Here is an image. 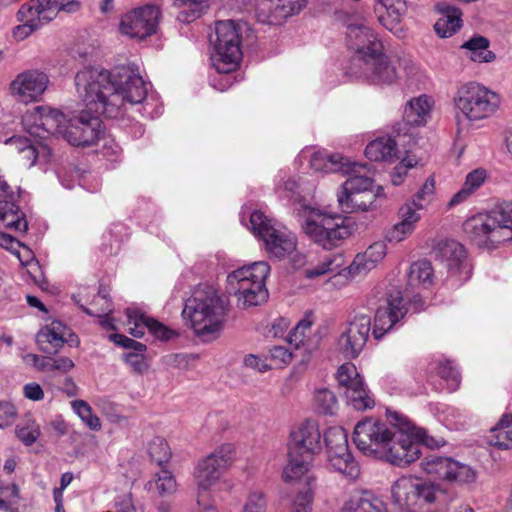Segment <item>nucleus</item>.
I'll return each mask as SVG.
<instances>
[{"label":"nucleus","instance_id":"052dcab7","mask_svg":"<svg viewBox=\"0 0 512 512\" xmlns=\"http://www.w3.org/2000/svg\"><path fill=\"white\" fill-rule=\"evenodd\" d=\"M422 209L423 208L416 207V205L411 201L403 204L398 211L400 222L407 223L416 228V224L421 219V215L418 211Z\"/></svg>","mask_w":512,"mask_h":512},{"label":"nucleus","instance_id":"37998d69","mask_svg":"<svg viewBox=\"0 0 512 512\" xmlns=\"http://www.w3.org/2000/svg\"><path fill=\"white\" fill-rule=\"evenodd\" d=\"M289 461L283 469L282 477L285 482H292L299 480L304 476L311 467L313 457H306L301 453H291L288 450Z\"/></svg>","mask_w":512,"mask_h":512},{"label":"nucleus","instance_id":"5fc2aeb1","mask_svg":"<svg viewBox=\"0 0 512 512\" xmlns=\"http://www.w3.org/2000/svg\"><path fill=\"white\" fill-rule=\"evenodd\" d=\"M417 164V159L413 155H406L393 169L391 173V183L394 186H400L406 176L408 171L415 167Z\"/></svg>","mask_w":512,"mask_h":512},{"label":"nucleus","instance_id":"c9c22d12","mask_svg":"<svg viewBox=\"0 0 512 512\" xmlns=\"http://www.w3.org/2000/svg\"><path fill=\"white\" fill-rule=\"evenodd\" d=\"M397 154V143L390 136L378 137L365 148V155L371 161H393Z\"/></svg>","mask_w":512,"mask_h":512},{"label":"nucleus","instance_id":"2eb2a0df","mask_svg":"<svg viewBox=\"0 0 512 512\" xmlns=\"http://www.w3.org/2000/svg\"><path fill=\"white\" fill-rule=\"evenodd\" d=\"M346 77L379 87H391L399 84L403 75L397 63L393 62L384 52Z\"/></svg>","mask_w":512,"mask_h":512},{"label":"nucleus","instance_id":"a19ab883","mask_svg":"<svg viewBox=\"0 0 512 512\" xmlns=\"http://www.w3.org/2000/svg\"><path fill=\"white\" fill-rule=\"evenodd\" d=\"M31 2H37V5H40L37 10L41 12L42 19L48 23L56 18L60 11L74 13L80 8V3L77 0H31Z\"/></svg>","mask_w":512,"mask_h":512},{"label":"nucleus","instance_id":"3c124183","mask_svg":"<svg viewBox=\"0 0 512 512\" xmlns=\"http://www.w3.org/2000/svg\"><path fill=\"white\" fill-rule=\"evenodd\" d=\"M298 190V183L286 171L281 170L275 178V191L281 198L293 199Z\"/></svg>","mask_w":512,"mask_h":512},{"label":"nucleus","instance_id":"338daca9","mask_svg":"<svg viewBox=\"0 0 512 512\" xmlns=\"http://www.w3.org/2000/svg\"><path fill=\"white\" fill-rule=\"evenodd\" d=\"M109 339L114 342L116 345L121 346L126 349H132L137 352H144L146 350V346L138 341H135L131 338H128L122 334H111Z\"/></svg>","mask_w":512,"mask_h":512},{"label":"nucleus","instance_id":"bb28decb","mask_svg":"<svg viewBox=\"0 0 512 512\" xmlns=\"http://www.w3.org/2000/svg\"><path fill=\"white\" fill-rule=\"evenodd\" d=\"M341 173L348 178L342 184L340 190L361 194H375L373 191V171L369 165L348 160Z\"/></svg>","mask_w":512,"mask_h":512},{"label":"nucleus","instance_id":"58836bf2","mask_svg":"<svg viewBox=\"0 0 512 512\" xmlns=\"http://www.w3.org/2000/svg\"><path fill=\"white\" fill-rule=\"evenodd\" d=\"M489 40L480 35L471 37L461 45L464 55L476 63H489L495 60V54L489 50Z\"/></svg>","mask_w":512,"mask_h":512},{"label":"nucleus","instance_id":"69168bd1","mask_svg":"<svg viewBox=\"0 0 512 512\" xmlns=\"http://www.w3.org/2000/svg\"><path fill=\"white\" fill-rule=\"evenodd\" d=\"M444 413L446 425L450 429H461L465 426V417L458 408L447 407Z\"/></svg>","mask_w":512,"mask_h":512},{"label":"nucleus","instance_id":"c03bdc74","mask_svg":"<svg viewBox=\"0 0 512 512\" xmlns=\"http://www.w3.org/2000/svg\"><path fill=\"white\" fill-rule=\"evenodd\" d=\"M487 442L499 449H512V421L508 415L503 416L499 423L490 429Z\"/></svg>","mask_w":512,"mask_h":512},{"label":"nucleus","instance_id":"bf43d9fd","mask_svg":"<svg viewBox=\"0 0 512 512\" xmlns=\"http://www.w3.org/2000/svg\"><path fill=\"white\" fill-rule=\"evenodd\" d=\"M415 229L409 224L399 221L387 230L385 238L388 242L399 243L411 236Z\"/></svg>","mask_w":512,"mask_h":512},{"label":"nucleus","instance_id":"423d86ee","mask_svg":"<svg viewBox=\"0 0 512 512\" xmlns=\"http://www.w3.org/2000/svg\"><path fill=\"white\" fill-rule=\"evenodd\" d=\"M241 222L255 236L263 240L270 257L282 259L296 250V235L274 219L269 218L264 212L260 210L242 211Z\"/></svg>","mask_w":512,"mask_h":512},{"label":"nucleus","instance_id":"393cba45","mask_svg":"<svg viewBox=\"0 0 512 512\" xmlns=\"http://www.w3.org/2000/svg\"><path fill=\"white\" fill-rule=\"evenodd\" d=\"M313 324L312 314H307L290 331L288 335L289 344L296 349L303 348L309 354L316 351L325 336V329L323 327L313 329Z\"/></svg>","mask_w":512,"mask_h":512},{"label":"nucleus","instance_id":"f257e3e1","mask_svg":"<svg viewBox=\"0 0 512 512\" xmlns=\"http://www.w3.org/2000/svg\"><path fill=\"white\" fill-rule=\"evenodd\" d=\"M75 86L86 109L69 119L64 139L72 146L88 147L100 141L104 134L100 115L119 118L129 106H138V112L151 118L163 111L151 84L130 66L112 71L84 68L76 74Z\"/></svg>","mask_w":512,"mask_h":512},{"label":"nucleus","instance_id":"dca6fc26","mask_svg":"<svg viewBox=\"0 0 512 512\" xmlns=\"http://www.w3.org/2000/svg\"><path fill=\"white\" fill-rule=\"evenodd\" d=\"M233 459V445L223 444L200 460L194 472L198 489L202 491L209 490L220 479L222 473L232 464Z\"/></svg>","mask_w":512,"mask_h":512},{"label":"nucleus","instance_id":"9d476101","mask_svg":"<svg viewBox=\"0 0 512 512\" xmlns=\"http://www.w3.org/2000/svg\"><path fill=\"white\" fill-rule=\"evenodd\" d=\"M215 35L212 65L218 73L233 72L242 59L241 26L233 20L218 21L215 24Z\"/></svg>","mask_w":512,"mask_h":512},{"label":"nucleus","instance_id":"f3484780","mask_svg":"<svg viewBox=\"0 0 512 512\" xmlns=\"http://www.w3.org/2000/svg\"><path fill=\"white\" fill-rule=\"evenodd\" d=\"M434 253L446 266L449 277L454 278L456 285H461L470 278L471 266L462 244L455 240H440L434 247Z\"/></svg>","mask_w":512,"mask_h":512},{"label":"nucleus","instance_id":"a211bd4d","mask_svg":"<svg viewBox=\"0 0 512 512\" xmlns=\"http://www.w3.org/2000/svg\"><path fill=\"white\" fill-rule=\"evenodd\" d=\"M370 331V316L356 315L341 331L336 342L337 350L346 358L358 357L367 343Z\"/></svg>","mask_w":512,"mask_h":512},{"label":"nucleus","instance_id":"4be33fe9","mask_svg":"<svg viewBox=\"0 0 512 512\" xmlns=\"http://www.w3.org/2000/svg\"><path fill=\"white\" fill-rule=\"evenodd\" d=\"M406 314L407 308L401 292L390 293L385 303L376 310L372 330L373 337L377 340L383 338Z\"/></svg>","mask_w":512,"mask_h":512},{"label":"nucleus","instance_id":"412c9836","mask_svg":"<svg viewBox=\"0 0 512 512\" xmlns=\"http://www.w3.org/2000/svg\"><path fill=\"white\" fill-rule=\"evenodd\" d=\"M30 122H33V125L28 128L30 134L43 137L40 133L42 130L43 133L64 137L69 119L60 110L49 106H37L24 114L23 123L28 125Z\"/></svg>","mask_w":512,"mask_h":512},{"label":"nucleus","instance_id":"39448f33","mask_svg":"<svg viewBox=\"0 0 512 512\" xmlns=\"http://www.w3.org/2000/svg\"><path fill=\"white\" fill-rule=\"evenodd\" d=\"M299 215L304 233L327 250L340 245L355 230V223L351 219L329 214L316 207L303 205Z\"/></svg>","mask_w":512,"mask_h":512},{"label":"nucleus","instance_id":"7c9ffc66","mask_svg":"<svg viewBox=\"0 0 512 512\" xmlns=\"http://www.w3.org/2000/svg\"><path fill=\"white\" fill-rule=\"evenodd\" d=\"M387 254V245L384 241L371 244L363 253L355 256L349 266V273L359 275L374 269Z\"/></svg>","mask_w":512,"mask_h":512},{"label":"nucleus","instance_id":"774afa93","mask_svg":"<svg viewBox=\"0 0 512 512\" xmlns=\"http://www.w3.org/2000/svg\"><path fill=\"white\" fill-rule=\"evenodd\" d=\"M15 406L7 401L0 402V428L10 425L16 416Z\"/></svg>","mask_w":512,"mask_h":512},{"label":"nucleus","instance_id":"de8ad7c7","mask_svg":"<svg viewBox=\"0 0 512 512\" xmlns=\"http://www.w3.org/2000/svg\"><path fill=\"white\" fill-rule=\"evenodd\" d=\"M449 473V482L459 485H471L476 482L478 474L471 466L453 459Z\"/></svg>","mask_w":512,"mask_h":512},{"label":"nucleus","instance_id":"f704fd0d","mask_svg":"<svg viewBox=\"0 0 512 512\" xmlns=\"http://www.w3.org/2000/svg\"><path fill=\"white\" fill-rule=\"evenodd\" d=\"M349 159L340 154L313 151L309 156L311 169L321 173H341Z\"/></svg>","mask_w":512,"mask_h":512},{"label":"nucleus","instance_id":"4468645a","mask_svg":"<svg viewBox=\"0 0 512 512\" xmlns=\"http://www.w3.org/2000/svg\"><path fill=\"white\" fill-rule=\"evenodd\" d=\"M327 457L330 465L349 478L359 474L358 464L348 448V435L342 427H330L324 434Z\"/></svg>","mask_w":512,"mask_h":512},{"label":"nucleus","instance_id":"4d7b16f0","mask_svg":"<svg viewBox=\"0 0 512 512\" xmlns=\"http://www.w3.org/2000/svg\"><path fill=\"white\" fill-rule=\"evenodd\" d=\"M433 369L436 370V372L442 379L450 382V386L452 389H456L458 387L460 382V376L458 370L452 364V362L440 361Z\"/></svg>","mask_w":512,"mask_h":512},{"label":"nucleus","instance_id":"5701e85b","mask_svg":"<svg viewBox=\"0 0 512 512\" xmlns=\"http://www.w3.org/2000/svg\"><path fill=\"white\" fill-rule=\"evenodd\" d=\"M288 450L301 453L306 457L314 456L322 450V434L318 423L314 420L301 422L290 432Z\"/></svg>","mask_w":512,"mask_h":512},{"label":"nucleus","instance_id":"e433bc0d","mask_svg":"<svg viewBox=\"0 0 512 512\" xmlns=\"http://www.w3.org/2000/svg\"><path fill=\"white\" fill-rule=\"evenodd\" d=\"M63 329L60 322H53L41 329L36 338L40 350L47 354L57 353L65 343Z\"/></svg>","mask_w":512,"mask_h":512},{"label":"nucleus","instance_id":"603ef678","mask_svg":"<svg viewBox=\"0 0 512 512\" xmlns=\"http://www.w3.org/2000/svg\"><path fill=\"white\" fill-rule=\"evenodd\" d=\"M73 411L81 420L92 430H99L101 422L98 416L92 412L90 405L84 400H74L71 402Z\"/></svg>","mask_w":512,"mask_h":512},{"label":"nucleus","instance_id":"cd10ccee","mask_svg":"<svg viewBox=\"0 0 512 512\" xmlns=\"http://www.w3.org/2000/svg\"><path fill=\"white\" fill-rule=\"evenodd\" d=\"M268 10L260 8L258 17L271 25H279L289 17L299 14L307 5L308 0H268Z\"/></svg>","mask_w":512,"mask_h":512},{"label":"nucleus","instance_id":"72a5a7b5","mask_svg":"<svg viewBox=\"0 0 512 512\" xmlns=\"http://www.w3.org/2000/svg\"><path fill=\"white\" fill-rule=\"evenodd\" d=\"M341 512H387L385 503L369 492L352 495L345 501Z\"/></svg>","mask_w":512,"mask_h":512},{"label":"nucleus","instance_id":"f03ea898","mask_svg":"<svg viewBox=\"0 0 512 512\" xmlns=\"http://www.w3.org/2000/svg\"><path fill=\"white\" fill-rule=\"evenodd\" d=\"M228 310L226 299L216 289L200 286L185 301L182 316L198 337L211 341L223 330Z\"/></svg>","mask_w":512,"mask_h":512},{"label":"nucleus","instance_id":"864d4df0","mask_svg":"<svg viewBox=\"0 0 512 512\" xmlns=\"http://www.w3.org/2000/svg\"><path fill=\"white\" fill-rule=\"evenodd\" d=\"M15 433L21 442L30 446L39 438L40 427L34 420H27L16 426Z\"/></svg>","mask_w":512,"mask_h":512},{"label":"nucleus","instance_id":"1a4fd4ad","mask_svg":"<svg viewBox=\"0 0 512 512\" xmlns=\"http://www.w3.org/2000/svg\"><path fill=\"white\" fill-rule=\"evenodd\" d=\"M346 45L352 55L342 77L385 52L381 37L364 19H357L347 24Z\"/></svg>","mask_w":512,"mask_h":512},{"label":"nucleus","instance_id":"79ce46f5","mask_svg":"<svg viewBox=\"0 0 512 512\" xmlns=\"http://www.w3.org/2000/svg\"><path fill=\"white\" fill-rule=\"evenodd\" d=\"M146 489L157 493L161 497L174 494L177 491V481L173 473L165 468H161L154 474L153 479L146 483Z\"/></svg>","mask_w":512,"mask_h":512},{"label":"nucleus","instance_id":"6e6552de","mask_svg":"<svg viewBox=\"0 0 512 512\" xmlns=\"http://www.w3.org/2000/svg\"><path fill=\"white\" fill-rule=\"evenodd\" d=\"M387 420L394 427L391 431V440L383 448L378 459L385 460L392 465L406 466L417 460L422 454L418 434L415 427L402 414L387 410Z\"/></svg>","mask_w":512,"mask_h":512},{"label":"nucleus","instance_id":"ea45409f","mask_svg":"<svg viewBox=\"0 0 512 512\" xmlns=\"http://www.w3.org/2000/svg\"><path fill=\"white\" fill-rule=\"evenodd\" d=\"M453 458L431 452L420 462L422 471L441 480H448Z\"/></svg>","mask_w":512,"mask_h":512},{"label":"nucleus","instance_id":"20e7f679","mask_svg":"<svg viewBox=\"0 0 512 512\" xmlns=\"http://www.w3.org/2000/svg\"><path fill=\"white\" fill-rule=\"evenodd\" d=\"M463 229L479 247L494 249L512 240V202L468 218Z\"/></svg>","mask_w":512,"mask_h":512},{"label":"nucleus","instance_id":"a18cd8bd","mask_svg":"<svg viewBox=\"0 0 512 512\" xmlns=\"http://www.w3.org/2000/svg\"><path fill=\"white\" fill-rule=\"evenodd\" d=\"M434 281V269L427 260H419L410 266L408 282L411 286L429 287Z\"/></svg>","mask_w":512,"mask_h":512},{"label":"nucleus","instance_id":"0eeeda50","mask_svg":"<svg viewBox=\"0 0 512 512\" xmlns=\"http://www.w3.org/2000/svg\"><path fill=\"white\" fill-rule=\"evenodd\" d=\"M269 272L268 263L258 261L228 274V291L237 297L239 307L258 306L267 300L268 290L265 287V280Z\"/></svg>","mask_w":512,"mask_h":512},{"label":"nucleus","instance_id":"13d9d810","mask_svg":"<svg viewBox=\"0 0 512 512\" xmlns=\"http://www.w3.org/2000/svg\"><path fill=\"white\" fill-rule=\"evenodd\" d=\"M50 154L51 151L47 146L40 145L36 147L30 144L21 154V158L23 161L28 163L29 167H31L37 162V160L43 159L44 161H48Z\"/></svg>","mask_w":512,"mask_h":512},{"label":"nucleus","instance_id":"c85d7f7f","mask_svg":"<svg viewBox=\"0 0 512 512\" xmlns=\"http://www.w3.org/2000/svg\"><path fill=\"white\" fill-rule=\"evenodd\" d=\"M434 100L428 95H420L412 98L404 108V125L409 127H420L427 124L431 118V111Z\"/></svg>","mask_w":512,"mask_h":512},{"label":"nucleus","instance_id":"4c0bfd02","mask_svg":"<svg viewBox=\"0 0 512 512\" xmlns=\"http://www.w3.org/2000/svg\"><path fill=\"white\" fill-rule=\"evenodd\" d=\"M486 179L487 172L483 168H477L469 172L461 189L450 199L448 207H455L468 200L485 183Z\"/></svg>","mask_w":512,"mask_h":512},{"label":"nucleus","instance_id":"680f3d73","mask_svg":"<svg viewBox=\"0 0 512 512\" xmlns=\"http://www.w3.org/2000/svg\"><path fill=\"white\" fill-rule=\"evenodd\" d=\"M266 498L262 491L254 490L248 495L242 512H266Z\"/></svg>","mask_w":512,"mask_h":512},{"label":"nucleus","instance_id":"ddd939ff","mask_svg":"<svg viewBox=\"0 0 512 512\" xmlns=\"http://www.w3.org/2000/svg\"><path fill=\"white\" fill-rule=\"evenodd\" d=\"M391 431L385 422L366 418L356 424L353 441L364 455L378 459L388 440H391Z\"/></svg>","mask_w":512,"mask_h":512},{"label":"nucleus","instance_id":"b1692460","mask_svg":"<svg viewBox=\"0 0 512 512\" xmlns=\"http://www.w3.org/2000/svg\"><path fill=\"white\" fill-rule=\"evenodd\" d=\"M127 325L129 333L137 338L145 335L148 330L149 334L159 341H169L178 336L177 331L169 328L158 320L148 317L138 310L127 309Z\"/></svg>","mask_w":512,"mask_h":512},{"label":"nucleus","instance_id":"6ab92c4d","mask_svg":"<svg viewBox=\"0 0 512 512\" xmlns=\"http://www.w3.org/2000/svg\"><path fill=\"white\" fill-rule=\"evenodd\" d=\"M50 83L45 71L40 69H27L19 74L10 83V93L18 102L29 104L42 99Z\"/></svg>","mask_w":512,"mask_h":512},{"label":"nucleus","instance_id":"6e6d98bb","mask_svg":"<svg viewBox=\"0 0 512 512\" xmlns=\"http://www.w3.org/2000/svg\"><path fill=\"white\" fill-rule=\"evenodd\" d=\"M92 306L96 308H88L82 304L80 307L83 311L90 316H100L101 314H110L112 312V304L108 296L104 293L99 292L92 301Z\"/></svg>","mask_w":512,"mask_h":512},{"label":"nucleus","instance_id":"c756f323","mask_svg":"<svg viewBox=\"0 0 512 512\" xmlns=\"http://www.w3.org/2000/svg\"><path fill=\"white\" fill-rule=\"evenodd\" d=\"M40 5H37V2L26 3L22 5L17 13L18 21L22 24L18 25L13 30V37L18 40H24L27 38L32 32L39 29L42 25L47 24L48 22L41 17V12L37 10Z\"/></svg>","mask_w":512,"mask_h":512},{"label":"nucleus","instance_id":"09e8293b","mask_svg":"<svg viewBox=\"0 0 512 512\" xmlns=\"http://www.w3.org/2000/svg\"><path fill=\"white\" fill-rule=\"evenodd\" d=\"M317 410L325 415H333L337 411L338 402L335 394L326 388L319 389L314 396Z\"/></svg>","mask_w":512,"mask_h":512},{"label":"nucleus","instance_id":"49530a36","mask_svg":"<svg viewBox=\"0 0 512 512\" xmlns=\"http://www.w3.org/2000/svg\"><path fill=\"white\" fill-rule=\"evenodd\" d=\"M345 264V258L341 253H327L320 260L319 264L313 268L305 270L307 278H315L327 273L336 272Z\"/></svg>","mask_w":512,"mask_h":512},{"label":"nucleus","instance_id":"0e129e2a","mask_svg":"<svg viewBox=\"0 0 512 512\" xmlns=\"http://www.w3.org/2000/svg\"><path fill=\"white\" fill-rule=\"evenodd\" d=\"M103 144L101 147V154L109 161H118L121 156V147L115 142L113 138L101 136Z\"/></svg>","mask_w":512,"mask_h":512},{"label":"nucleus","instance_id":"7ed1b4c3","mask_svg":"<svg viewBox=\"0 0 512 512\" xmlns=\"http://www.w3.org/2000/svg\"><path fill=\"white\" fill-rule=\"evenodd\" d=\"M500 104V96L489 88L477 82L462 84L453 95V108L458 132L464 131L467 124L483 121L494 116Z\"/></svg>","mask_w":512,"mask_h":512},{"label":"nucleus","instance_id":"e2e57ef3","mask_svg":"<svg viewBox=\"0 0 512 512\" xmlns=\"http://www.w3.org/2000/svg\"><path fill=\"white\" fill-rule=\"evenodd\" d=\"M435 189V183L433 178H428L420 190L414 195L411 202L418 208H423L430 201V197L433 195Z\"/></svg>","mask_w":512,"mask_h":512},{"label":"nucleus","instance_id":"aec40b11","mask_svg":"<svg viewBox=\"0 0 512 512\" xmlns=\"http://www.w3.org/2000/svg\"><path fill=\"white\" fill-rule=\"evenodd\" d=\"M160 11L157 6L146 5L126 13L120 21V32L130 38L144 39L156 32Z\"/></svg>","mask_w":512,"mask_h":512},{"label":"nucleus","instance_id":"a878e982","mask_svg":"<svg viewBox=\"0 0 512 512\" xmlns=\"http://www.w3.org/2000/svg\"><path fill=\"white\" fill-rule=\"evenodd\" d=\"M378 22L397 37L404 35L401 26L403 17L407 12L405 0H378L374 6Z\"/></svg>","mask_w":512,"mask_h":512},{"label":"nucleus","instance_id":"9b49d317","mask_svg":"<svg viewBox=\"0 0 512 512\" xmlns=\"http://www.w3.org/2000/svg\"><path fill=\"white\" fill-rule=\"evenodd\" d=\"M392 499L409 512L417 506L436 502L442 489L438 484L414 476H402L391 488Z\"/></svg>","mask_w":512,"mask_h":512},{"label":"nucleus","instance_id":"8fccbe9b","mask_svg":"<svg viewBox=\"0 0 512 512\" xmlns=\"http://www.w3.org/2000/svg\"><path fill=\"white\" fill-rule=\"evenodd\" d=\"M148 452L151 459L159 466L167 463L172 455L167 441L162 437H155L151 440Z\"/></svg>","mask_w":512,"mask_h":512},{"label":"nucleus","instance_id":"473e14b6","mask_svg":"<svg viewBox=\"0 0 512 512\" xmlns=\"http://www.w3.org/2000/svg\"><path fill=\"white\" fill-rule=\"evenodd\" d=\"M382 187H378L376 194L353 193L345 190H339L337 201L342 212L352 213L356 211H367L376 196L381 195Z\"/></svg>","mask_w":512,"mask_h":512},{"label":"nucleus","instance_id":"f8f14e48","mask_svg":"<svg viewBox=\"0 0 512 512\" xmlns=\"http://www.w3.org/2000/svg\"><path fill=\"white\" fill-rule=\"evenodd\" d=\"M336 379L339 386L343 388L347 404L353 409L365 411L375 406L370 390L353 363L342 364L337 370Z\"/></svg>","mask_w":512,"mask_h":512},{"label":"nucleus","instance_id":"2f4dec72","mask_svg":"<svg viewBox=\"0 0 512 512\" xmlns=\"http://www.w3.org/2000/svg\"><path fill=\"white\" fill-rule=\"evenodd\" d=\"M440 17L434 24L435 32L441 38H447L456 33L462 26V12L459 8L445 2L436 5Z\"/></svg>","mask_w":512,"mask_h":512}]
</instances>
